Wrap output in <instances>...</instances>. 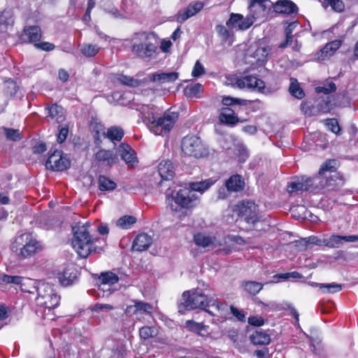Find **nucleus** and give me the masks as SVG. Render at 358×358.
Here are the masks:
<instances>
[{"label": "nucleus", "instance_id": "obj_20", "mask_svg": "<svg viewBox=\"0 0 358 358\" xmlns=\"http://www.w3.org/2000/svg\"><path fill=\"white\" fill-rule=\"evenodd\" d=\"M80 276L78 270H63L57 273L59 283L64 287L76 283Z\"/></svg>", "mask_w": 358, "mask_h": 358}, {"label": "nucleus", "instance_id": "obj_60", "mask_svg": "<svg viewBox=\"0 0 358 358\" xmlns=\"http://www.w3.org/2000/svg\"><path fill=\"white\" fill-rule=\"evenodd\" d=\"M69 134V127L67 125H65L64 127H62L59 130V133L57 134V141L59 143H62L65 141Z\"/></svg>", "mask_w": 358, "mask_h": 358}, {"label": "nucleus", "instance_id": "obj_14", "mask_svg": "<svg viewBox=\"0 0 358 358\" xmlns=\"http://www.w3.org/2000/svg\"><path fill=\"white\" fill-rule=\"evenodd\" d=\"M273 6L270 0H251L249 5V14L254 21L266 17Z\"/></svg>", "mask_w": 358, "mask_h": 358}, {"label": "nucleus", "instance_id": "obj_44", "mask_svg": "<svg viewBox=\"0 0 358 358\" xmlns=\"http://www.w3.org/2000/svg\"><path fill=\"white\" fill-rule=\"evenodd\" d=\"M13 20L10 11L4 10L0 14V31L3 32L7 30L8 26L12 25Z\"/></svg>", "mask_w": 358, "mask_h": 358}, {"label": "nucleus", "instance_id": "obj_48", "mask_svg": "<svg viewBox=\"0 0 358 358\" xmlns=\"http://www.w3.org/2000/svg\"><path fill=\"white\" fill-rule=\"evenodd\" d=\"M103 285H113L118 281V277L112 271L102 272L99 276Z\"/></svg>", "mask_w": 358, "mask_h": 358}, {"label": "nucleus", "instance_id": "obj_8", "mask_svg": "<svg viewBox=\"0 0 358 358\" xmlns=\"http://www.w3.org/2000/svg\"><path fill=\"white\" fill-rule=\"evenodd\" d=\"M60 296L57 294L52 286L45 282H41L37 287L36 301L38 306L44 307L49 310L57 307Z\"/></svg>", "mask_w": 358, "mask_h": 358}, {"label": "nucleus", "instance_id": "obj_40", "mask_svg": "<svg viewBox=\"0 0 358 358\" xmlns=\"http://www.w3.org/2000/svg\"><path fill=\"white\" fill-rule=\"evenodd\" d=\"M290 85L289 87V93L298 99H302L305 96V93L300 87L297 80L292 78L290 79Z\"/></svg>", "mask_w": 358, "mask_h": 358}, {"label": "nucleus", "instance_id": "obj_23", "mask_svg": "<svg viewBox=\"0 0 358 358\" xmlns=\"http://www.w3.org/2000/svg\"><path fill=\"white\" fill-rule=\"evenodd\" d=\"M325 246L329 248H340L343 241L345 242H356L358 241V236H340V235H331L329 238H324Z\"/></svg>", "mask_w": 358, "mask_h": 358}, {"label": "nucleus", "instance_id": "obj_7", "mask_svg": "<svg viewBox=\"0 0 358 358\" xmlns=\"http://www.w3.org/2000/svg\"><path fill=\"white\" fill-rule=\"evenodd\" d=\"M181 148L183 153L194 158H203L209 155V149L200 137L187 135L182 139Z\"/></svg>", "mask_w": 358, "mask_h": 358}, {"label": "nucleus", "instance_id": "obj_5", "mask_svg": "<svg viewBox=\"0 0 358 358\" xmlns=\"http://www.w3.org/2000/svg\"><path fill=\"white\" fill-rule=\"evenodd\" d=\"M11 250L19 257L27 258L41 251L42 245L31 234L24 233L16 236Z\"/></svg>", "mask_w": 358, "mask_h": 358}, {"label": "nucleus", "instance_id": "obj_6", "mask_svg": "<svg viewBox=\"0 0 358 358\" xmlns=\"http://www.w3.org/2000/svg\"><path fill=\"white\" fill-rule=\"evenodd\" d=\"M141 43H134L132 45L131 51L134 54L141 57H152L156 55L158 48V41L156 34L154 33L139 34Z\"/></svg>", "mask_w": 358, "mask_h": 358}, {"label": "nucleus", "instance_id": "obj_15", "mask_svg": "<svg viewBox=\"0 0 358 358\" xmlns=\"http://www.w3.org/2000/svg\"><path fill=\"white\" fill-rule=\"evenodd\" d=\"M287 192L289 194L299 191H307L312 193H317L316 187L313 182V177L301 176L291 182L287 185Z\"/></svg>", "mask_w": 358, "mask_h": 358}, {"label": "nucleus", "instance_id": "obj_29", "mask_svg": "<svg viewBox=\"0 0 358 358\" xmlns=\"http://www.w3.org/2000/svg\"><path fill=\"white\" fill-rule=\"evenodd\" d=\"M249 338L255 345H267L271 343L270 335L262 330H256Z\"/></svg>", "mask_w": 358, "mask_h": 358}, {"label": "nucleus", "instance_id": "obj_55", "mask_svg": "<svg viewBox=\"0 0 358 358\" xmlns=\"http://www.w3.org/2000/svg\"><path fill=\"white\" fill-rule=\"evenodd\" d=\"M222 103L224 106H229L234 104L246 105L248 101L245 99H235L231 96H224L222 100Z\"/></svg>", "mask_w": 358, "mask_h": 358}, {"label": "nucleus", "instance_id": "obj_51", "mask_svg": "<svg viewBox=\"0 0 358 358\" xmlns=\"http://www.w3.org/2000/svg\"><path fill=\"white\" fill-rule=\"evenodd\" d=\"M341 289L342 285L335 282L324 283L320 285V290L322 293L334 294L340 292Z\"/></svg>", "mask_w": 358, "mask_h": 358}, {"label": "nucleus", "instance_id": "obj_16", "mask_svg": "<svg viewBox=\"0 0 358 358\" xmlns=\"http://www.w3.org/2000/svg\"><path fill=\"white\" fill-rule=\"evenodd\" d=\"M255 302L257 304L262 306L264 311H278L282 310H290V313L294 316L295 319L296 324L299 325V314L296 308L290 303L287 301H283L280 303H278L274 301H271L268 303H265L257 299H255Z\"/></svg>", "mask_w": 358, "mask_h": 358}, {"label": "nucleus", "instance_id": "obj_54", "mask_svg": "<svg viewBox=\"0 0 358 358\" xmlns=\"http://www.w3.org/2000/svg\"><path fill=\"white\" fill-rule=\"evenodd\" d=\"M25 279L23 277L20 275H3L2 276V281L3 282L8 284H15V285H20L22 286L23 281Z\"/></svg>", "mask_w": 358, "mask_h": 358}, {"label": "nucleus", "instance_id": "obj_18", "mask_svg": "<svg viewBox=\"0 0 358 358\" xmlns=\"http://www.w3.org/2000/svg\"><path fill=\"white\" fill-rule=\"evenodd\" d=\"M270 52L271 49L269 47L263 43L252 47L249 50L250 56L255 59V62L259 66L264 64Z\"/></svg>", "mask_w": 358, "mask_h": 358}, {"label": "nucleus", "instance_id": "obj_50", "mask_svg": "<svg viewBox=\"0 0 358 358\" xmlns=\"http://www.w3.org/2000/svg\"><path fill=\"white\" fill-rule=\"evenodd\" d=\"M131 301L136 305L138 313L152 314L153 309L152 304L136 299H134Z\"/></svg>", "mask_w": 358, "mask_h": 358}, {"label": "nucleus", "instance_id": "obj_41", "mask_svg": "<svg viewBox=\"0 0 358 358\" xmlns=\"http://www.w3.org/2000/svg\"><path fill=\"white\" fill-rule=\"evenodd\" d=\"M117 80L122 85L131 87L140 86L143 83V80H141L136 79L133 77L122 74L117 75Z\"/></svg>", "mask_w": 358, "mask_h": 358}, {"label": "nucleus", "instance_id": "obj_61", "mask_svg": "<svg viewBox=\"0 0 358 358\" xmlns=\"http://www.w3.org/2000/svg\"><path fill=\"white\" fill-rule=\"evenodd\" d=\"M248 322L252 326L261 327L264 325V320L260 316L255 315L249 317Z\"/></svg>", "mask_w": 358, "mask_h": 358}, {"label": "nucleus", "instance_id": "obj_52", "mask_svg": "<svg viewBox=\"0 0 358 358\" xmlns=\"http://www.w3.org/2000/svg\"><path fill=\"white\" fill-rule=\"evenodd\" d=\"M94 138L95 143L97 145H99L102 141V138H106V131H105V129L103 128V127L102 125L99 124V125H96V127L94 128Z\"/></svg>", "mask_w": 358, "mask_h": 358}, {"label": "nucleus", "instance_id": "obj_17", "mask_svg": "<svg viewBox=\"0 0 358 358\" xmlns=\"http://www.w3.org/2000/svg\"><path fill=\"white\" fill-rule=\"evenodd\" d=\"M254 22V20L250 14L245 17H243L241 14L232 13L230 18L227 22V25L229 28L238 27L240 30H246L253 24Z\"/></svg>", "mask_w": 358, "mask_h": 358}, {"label": "nucleus", "instance_id": "obj_9", "mask_svg": "<svg viewBox=\"0 0 358 358\" xmlns=\"http://www.w3.org/2000/svg\"><path fill=\"white\" fill-rule=\"evenodd\" d=\"M317 193L320 191H338L345 184L343 176L338 172L313 176Z\"/></svg>", "mask_w": 358, "mask_h": 358}, {"label": "nucleus", "instance_id": "obj_42", "mask_svg": "<svg viewBox=\"0 0 358 358\" xmlns=\"http://www.w3.org/2000/svg\"><path fill=\"white\" fill-rule=\"evenodd\" d=\"M337 167V161L335 159H330L325 162L321 166L317 175H326L329 173H334Z\"/></svg>", "mask_w": 358, "mask_h": 358}, {"label": "nucleus", "instance_id": "obj_24", "mask_svg": "<svg viewBox=\"0 0 358 358\" xmlns=\"http://www.w3.org/2000/svg\"><path fill=\"white\" fill-rule=\"evenodd\" d=\"M152 236L146 233L138 234L132 244L133 250L142 252L146 250L152 243Z\"/></svg>", "mask_w": 358, "mask_h": 358}, {"label": "nucleus", "instance_id": "obj_12", "mask_svg": "<svg viewBox=\"0 0 358 358\" xmlns=\"http://www.w3.org/2000/svg\"><path fill=\"white\" fill-rule=\"evenodd\" d=\"M50 155L46 161L45 166L47 169L55 171H62L69 169L71 166V162L68 158L64 156L62 150H50Z\"/></svg>", "mask_w": 358, "mask_h": 358}, {"label": "nucleus", "instance_id": "obj_63", "mask_svg": "<svg viewBox=\"0 0 358 358\" xmlns=\"http://www.w3.org/2000/svg\"><path fill=\"white\" fill-rule=\"evenodd\" d=\"M114 309V307L110 304L96 303L92 310L95 312L110 311Z\"/></svg>", "mask_w": 358, "mask_h": 358}, {"label": "nucleus", "instance_id": "obj_45", "mask_svg": "<svg viewBox=\"0 0 358 358\" xmlns=\"http://www.w3.org/2000/svg\"><path fill=\"white\" fill-rule=\"evenodd\" d=\"M100 50V47L91 43H83L80 48L81 53L87 57H94Z\"/></svg>", "mask_w": 358, "mask_h": 358}, {"label": "nucleus", "instance_id": "obj_34", "mask_svg": "<svg viewBox=\"0 0 358 358\" xmlns=\"http://www.w3.org/2000/svg\"><path fill=\"white\" fill-rule=\"evenodd\" d=\"M45 110L48 111L47 117H50L52 120H55L57 122L62 120L64 116V108L62 106L55 103L47 106Z\"/></svg>", "mask_w": 358, "mask_h": 358}, {"label": "nucleus", "instance_id": "obj_37", "mask_svg": "<svg viewBox=\"0 0 358 358\" xmlns=\"http://www.w3.org/2000/svg\"><path fill=\"white\" fill-rule=\"evenodd\" d=\"M99 189L102 192L113 191L117 185L116 183L105 176H100L98 179Z\"/></svg>", "mask_w": 358, "mask_h": 358}, {"label": "nucleus", "instance_id": "obj_35", "mask_svg": "<svg viewBox=\"0 0 358 358\" xmlns=\"http://www.w3.org/2000/svg\"><path fill=\"white\" fill-rule=\"evenodd\" d=\"M214 183V180L212 179H208L203 181L199 182H194L189 183V189L195 192H200L201 194L203 193L206 189H208L211 185Z\"/></svg>", "mask_w": 358, "mask_h": 358}, {"label": "nucleus", "instance_id": "obj_10", "mask_svg": "<svg viewBox=\"0 0 358 358\" xmlns=\"http://www.w3.org/2000/svg\"><path fill=\"white\" fill-rule=\"evenodd\" d=\"M224 84L226 85H236L240 89H257L258 90H263L265 87L264 82L262 80L250 75H246L241 78L227 76Z\"/></svg>", "mask_w": 358, "mask_h": 358}, {"label": "nucleus", "instance_id": "obj_11", "mask_svg": "<svg viewBox=\"0 0 358 358\" xmlns=\"http://www.w3.org/2000/svg\"><path fill=\"white\" fill-rule=\"evenodd\" d=\"M331 101L329 96L325 98H318L315 100L314 103L310 104L309 102H302L301 110L306 116L317 115L319 113H327L331 110Z\"/></svg>", "mask_w": 358, "mask_h": 358}, {"label": "nucleus", "instance_id": "obj_25", "mask_svg": "<svg viewBox=\"0 0 358 358\" xmlns=\"http://www.w3.org/2000/svg\"><path fill=\"white\" fill-rule=\"evenodd\" d=\"M272 6H273L274 10L279 13L291 15L298 12L296 5L290 0H278Z\"/></svg>", "mask_w": 358, "mask_h": 358}, {"label": "nucleus", "instance_id": "obj_49", "mask_svg": "<svg viewBox=\"0 0 358 358\" xmlns=\"http://www.w3.org/2000/svg\"><path fill=\"white\" fill-rule=\"evenodd\" d=\"M2 130L7 140L13 141H19L22 138V136L19 129L3 127Z\"/></svg>", "mask_w": 358, "mask_h": 358}, {"label": "nucleus", "instance_id": "obj_43", "mask_svg": "<svg viewBox=\"0 0 358 358\" xmlns=\"http://www.w3.org/2000/svg\"><path fill=\"white\" fill-rule=\"evenodd\" d=\"M289 278H300L301 275L299 273H298L296 271H294L292 273H281V274H275L272 277V280L266 282L265 284L276 283L278 282L285 281V280H287Z\"/></svg>", "mask_w": 358, "mask_h": 358}, {"label": "nucleus", "instance_id": "obj_36", "mask_svg": "<svg viewBox=\"0 0 358 358\" xmlns=\"http://www.w3.org/2000/svg\"><path fill=\"white\" fill-rule=\"evenodd\" d=\"M124 134V130L120 127L113 126L108 129L106 138L111 141H120Z\"/></svg>", "mask_w": 358, "mask_h": 358}, {"label": "nucleus", "instance_id": "obj_1", "mask_svg": "<svg viewBox=\"0 0 358 358\" xmlns=\"http://www.w3.org/2000/svg\"><path fill=\"white\" fill-rule=\"evenodd\" d=\"M183 302L178 305V312L183 314L186 310L200 308L206 310L210 315H217L216 312L222 311L223 304L213 297L208 298L198 289L185 291L182 293Z\"/></svg>", "mask_w": 358, "mask_h": 358}, {"label": "nucleus", "instance_id": "obj_56", "mask_svg": "<svg viewBox=\"0 0 358 358\" xmlns=\"http://www.w3.org/2000/svg\"><path fill=\"white\" fill-rule=\"evenodd\" d=\"M306 245H314L318 246H325V240L324 238H320L315 236H311L307 238H305L302 240Z\"/></svg>", "mask_w": 358, "mask_h": 358}, {"label": "nucleus", "instance_id": "obj_47", "mask_svg": "<svg viewBox=\"0 0 358 358\" xmlns=\"http://www.w3.org/2000/svg\"><path fill=\"white\" fill-rule=\"evenodd\" d=\"M136 218L131 215H124L119 218L116 224L117 227L124 229H127L131 228V227L136 223Z\"/></svg>", "mask_w": 358, "mask_h": 358}, {"label": "nucleus", "instance_id": "obj_19", "mask_svg": "<svg viewBox=\"0 0 358 358\" xmlns=\"http://www.w3.org/2000/svg\"><path fill=\"white\" fill-rule=\"evenodd\" d=\"M203 7V3L200 1L191 3L186 8L180 10L176 15V20L182 23L189 17L199 13Z\"/></svg>", "mask_w": 358, "mask_h": 358}, {"label": "nucleus", "instance_id": "obj_4", "mask_svg": "<svg viewBox=\"0 0 358 358\" xmlns=\"http://www.w3.org/2000/svg\"><path fill=\"white\" fill-rule=\"evenodd\" d=\"M178 118V113L166 110L162 116L155 115L152 113L145 116L150 131L157 136H164L170 132Z\"/></svg>", "mask_w": 358, "mask_h": 358}, {"label": "nucleus", "instance_id": "obj_32", "mask_svg": "<svg viewBox=\"0 0 358 358\" xmlns=\"http://www.w3.org/2000/svg\"><path fill=\"white\" fill-rule=\"evenodd\" d=\"M220 122L227 124L234 125L239 120L235 116L234 111L228 107H224L220 110L219 116Z\"/></svg>", "mask_w": 358, "mask_h": 358}, {"label": "nucleus", "instance_id": "obj_46", "mask_svg": "<svg viewBox=\"0 0 358 358\" xmlns=\"http://www.w3.org/2000/svg\"><path fill=\"white\" fill-rule=\"evenodd\" d=\"M157 334L158 330L155 327L145 326L139 329V336L143 340L154 338Z\"/></svg>", "mask_w": 358, "mask_h": 358}, {"label": "nucleus", "instance_id": "obj_58", "mask_svg": "<svg viewBox=\"0 0 358 358\" xmlns=\"http://www.w3.org/2000/svg\"><path fill=\"white\" fill-rule=\"evenodd\" d=\"M333 10L336 12H342L344 9V4L341 0H324Z\"/></svg>", "mask_w": 358, "mask_h": 358}, {"label": "nucleus", "instance_id": "obj_22", "mask_svg": "<svg viewBox=\"0 0 358 358\" xmlns=\"http://www.w3.org/2000/svg\"><path fill=\"white\" fill-rule=\"evenodd\" d=\"M178 73L177 72H155L150 75L149 80L152 83H157L159 85L165 83H172L178 78Z\"/></svg>", "mask_w": 358, "mask_h": 358}, {"label": "nucleus", "instance_id": "obj_53", "mask_svg": "<svg viewBox=\"0 0 358 358\" xmlns=\"http://www.w3.org/2000/svg\"><path fill=\"white\" fill-rule=\"evenodd\" d=\"M336 90V86L335 83L331 81L324 84L323 86H319L315 88L317 93H324L325 94H329Z\"/></svg>", "mask_w": 358, "mask_h": 358}, {"label": "nucleus", "instance_id": "obj_38", "mask_svg": "<svg viewBox=\"0 0 358 358\" xmlns=\"http://www.w3.org/2000/svg\"><path fill=\"white\" fill-rule=\"evenodd\" d=\"M341 41H334L330 43H328L322 50V55L324 54V56L322 57L321 59L324 60L326 57H328L332 55L341 46Z\"/></svg>", "mask_w": 358, "mask_h": 358}, {"label": "nucleus", "instance_id": "obj_13", "mask_svg": "<svg viewBox=\"0 0 358 358\" xmlns=\"http://www.w3.org/2000/svg\"><path fill=\"white\" fill-rule=\"evenodd\" d=\"M195 244L205 249H214L218 246L224 245V240H222V236L217 235H210L204 233H197L194 236Z\"/></svg>", "mask_w": 358, "mask_h": 358}, {"label": "nucleus", "instance_id": "obj_57", "mask_svg": "<svg viewBox=\"0 0 358 358\" xmlns=\"http://www.w3.org/2000/svg\"><path fill=\"white\" fill-rule=\"evenodd\" d=\"M222 240H224V245H227L229 242H233L240 245H243L245 243L242 237L235 235L222 236Z\"/></svg>", "mask_w": 358, "mask_h": 358}, {"label": "nucleus", "instance_id": "obj_3", "mask_svg": "<svg viewBox=\"0 0 358 358\" xmlns=\"http://www.w3.org/2000/svg\"><path fill=\"white\" fill-rule=\"evenodd\" d=\"M165 194L171 211L176 213L184 208H193L199 202L197 194L189 188L180 189L176 192L168 188Z\"/></svg>", "mask_w": 358, "mask_h": 358}, {"label": "nucleus", "instance_id": "obj_64", "mask_svg": "<svg viewBox=\"0 0 358 358\" xmlns=\"http://www.w3.org/2000/svg\"><path fill=\"white\" fill-rule=\"evenodd\" d=\"M34 46L38 49L45 51H51L55 48V45L49 42L36 43Z\"/></svg>", "mask_w": 358, "mask_h": 358}, {"label": "nucleus", "instance_id": "obj_28", "mask_svg": "<svg viewBox=\"0 0 358 358\" xmlns=\"http://www.w3.org/2000/svg\"><path fill=\"white\" fill-rule=\"evenodd\" d=\"M225 185L229 192H238L243 189L245 182L241 175L235 174L226 180Z\"/></svg>", "mask_w": 358, "mask_h": 358}, {"label": "nucleus", "instance_id": "obj_31", "mask_svg": "<svg viewBox=\"0 0 358 358\" xmlns=\"http://www.w3.org/2000/svg\"><path fill=\"white\" fill-rule=\"evenodd\" d=\"M23 39L25 40V37L27 38V41L29 43H36L41 38V31L38 26H29L26 27L24 29V34L22 35Z\"/></svg>", "mask_w": 358, "mask_h": 358}, {"label": "nucleus", "instance_id": "obj_30", "mask_svg": "<svg viewBox=\"0 0 358 358\" xmlns=\"http://www.w3.org/2000/svg\"><path fill=\"white\" fill-rule=\"evenodd\" d=\"M185 327L189 331L195 333L199 336L205 337L209 335L208 328L207 325H204L201 322H196L193 320H187L185 322Z\"/></svg>", "mask_w": 358, "mask_h": 358}, {"label": "nucleus", "instance_id": "obj_33", "mask_svg": "<svg viewBox=\"0 0 358 358\" xmlns=\"http://www.w3.org/2000/svg\"><path fill=\"white\" fill-rule=\"evenodd\" d=\"M184 94L189 99L201 97L203 92V86L200 83H195L187 85L184 90Z\"/></svg>", "mask_w": 358, "mask_h": 358}, {"label": "nucleus", "instance_id": "obj_62", "mask_svg": "<svg viewBox=\"0 0 358 358\" xmlns=\"http://www.w3.org/2000/svg\"><path fill=\"white\" fill-rule=\"evenodd\" d=\"M327 125L334 134H338L341 130L338 121L334 118L327 120Z\"/></svg>", "mask_w": 358, "mask_h": 358}, {"label": "nucleus", "instance_id": "obj_59", "mask_svg": "<svg viewBox=\"0 0 358 358\" xmlns=\"http://www.w3.org/2000/svg\"><path fill=\"white\" fill-rule=\"evenodd\" d=\"M204 73L205 69L203 65L197 60L192 71V76L194 78H198Z\"/></svg>", "mask_w": 358, "mask_h": 358}, {"label": "nucleus", "instance_id": "obj_2", "mask_svg": "<svg viewBox=\"0 0 358 358\" xmlns=\"http://www.w3.org/2000/svg\"><path fill=\"white\" fill-rule=\"evenodd\" d=\"M90 224L85 223L82 225L76 224L72 228L73 232V237L71 240L72 246L78 255L83 258L87 257L92 252H95L93 245L96 238H94L90 234Z\"/></svg>", "mask_w": 358, "mask_h": 358}, {"label": "nucleus", "instance_id": "obj_27", "mask_svg": "<svg viewBox=\"0 0 358 358\" xmlns=\"http://www.w3.org/2000/svg\"><path fill=\"white\" fill-rule=\"evenodd\" d=\"M95 160L101 164H106L111 166L113 165L117 158L113 150L101 149L94 155Z\"/></svg>", "mask_w": 358, "mask_h": 358}, {"label": "nucleus", "instance_id": "obj_39", "mask_svg": "<svg viewBox=\"0 0 358 358\" xmlns=\"http://www.w3.org/2000/svg\"><path fill=\"white\" fill-rule=\"evenodd\" d=\"M263 284L256 281H245L242 283V286L245 291L250 294L255 295L259 293L263 288Z\"/></svg>", "mask_w": 358, "mask_h": 358}, {"label": "nucleus", "instance_id": "obj_26", "mask_svg": "<svg viewBox=\"0 0 358 358\" xmlns=\"http://www.w3.org/2000/svg\"><path fill=\"white\" fill-rule=\"evenodd\" d=\"M158 173L162 180L173 179L175 175L173 163L169 159L162 160L158 165Z\"/></svg>", "mask_w": 358, "mask_h": 358}, {"label": "nucleus", "instance_id": "obj_21", "mask_svg": "<svg viewBox=\"0 0 358 358\" xmlns=\"http://www.w3.org/2000/svg\"><path fill=\"white\" fill-rule=\"evenodd\" d=\"M119 155L129 166H134L137 163V157L131 147L126 143H122L117 148Z\"/></svg>", "mask_w": 358, "mask_h": 358}]
</instances>
